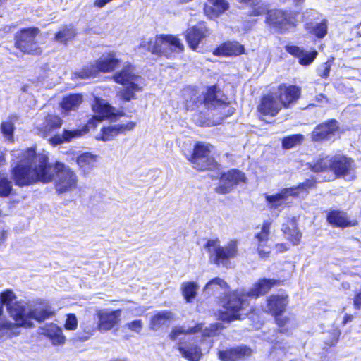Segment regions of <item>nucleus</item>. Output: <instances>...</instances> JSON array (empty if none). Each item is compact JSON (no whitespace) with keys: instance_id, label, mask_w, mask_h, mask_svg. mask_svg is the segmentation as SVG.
Wrapping results in <instances>:
<instances>
[{"instance_id":"1","label":"nucleus","mask_w":361,"mask_h":361,"mask_svg":"<svg viewBox=\"0 0 361 361\" xmlns=\"http://www.w3.org/2000/svg\"><path fill=\"white\" fill-rule=\"evenodd\" d=\"M281 284L279 279L261 278L245 293L237 290L229 292L224 297L222 305L224 310L219 312V319L226 323L244 319L248 313L244 314L243 312L250 305L246 297L258 298L267 294L273 287Z\"/></svg>"},{"instance_id":"2","label":"nucleus","mask_w":361,"mask_h":361,"mask_svg":"<svg viewBox=\"0 0 361 361\" xmlns=\"http://www.w3.org/2000/svg\"><path fill=\"white\" fill-rule=\"evenodd\" d=\"M265 15L264 23L278 33L284 34L296 28L298 12L290 9L271 8L264 3H255L247 16L258 17Z\"/></svg>"},{"instance_id":"3","label":"nucleus","mask_w":361,"mask_h":361,"mask_svg":"<svg viewBox=\"0 0 361 361\" xmlns=\"http://www.w3.org/2000/svg\"><path fill=\"white\" fill-rule=\"evenodd\" d=\"M42 307H35L28 311L27 314H23L22 318L16 319L14 322L5 317H0V338H12L16 337L20 334V327L33 328L34 323L31 319H35L37 322H42L46 319L55 315V311L51 305L47 302H40Z\"/></svg>"},{"instance_id":"4","label":"nucleus","mask_w":361,"mask_h":361,"mask_svg":"<svg viewBox=\"0 0 361 361\" xmlns=\"http://www.w3.org/2000/svg\"><path fill=\"white\" fill-rule=\"evenodd\" d=\"M12 155L20 162L27 164L35 163L32 166L36 183H49L53 181L55 177V172L53 171L54 164L49 162L47 155L39 154L36 152V146H32L25 149H14Z\"/></svg>"},{"instance_id":"5","label":"nucleus","mask_w":361,"mask_h":361,"mask_svg":"<svg viewBox=\"0 0 361 361\" xmlns=\"http://www.w3.org/2000/svg\"><path fill=\"white\" fill-rule=\"evenodd\" d=\"M214 146L202 141H196L185 159L197 171H216L221 169V164L213 155Z\"/></svg>"},{"instance_id":"6","label":"nucleus","mask_w":361,"mask_h":361,"mask_svg":"<svg viewBox=\"0 0 361 361\" xmlns=\"http://www.w3.org/2000/svg\"><path fill=\"white\" fill-rule=\"evenodd\" d=\"M113 80L119 85H126L116 93V96L123 102H127L136 99V92L142 90L137 83L140 76L134 73V66L126 63L120 71L112 76Z\"/></svg>"},{"instance_id":"7","label":"nucleus","mask_w":361,"mask_h":361,"mask_svg":"<svg viewBox=\"0 0 361 361\" xmlns=\"http://www.w3.org/2000/svg\"><path fill=\"white\" fill-rule=\"evenodd\" d=\"M142 46L152 54L159 57L172 59L176 52L183 51L184 45L181 40L176 35L171 34H161L151 38Z\"/></svg>"},{"instance_id":"8","label":"nucleus","mask_w":361,"mask_h":361,"mask_svg":"<svg viewBox=\"0 0 361 361\" xmlns=\"http://www.w3.org/2000/svg\"><path fill=\"white\" fill-rule=\"evenodd\" d=\"M204 247L209 254V262L218 267H227L231 261L238 255V242L235 240H231L226 245H220L218 238L209 239Z\"/></svg>"},{"instance_id":"9","label":"nucleus","mask_w":361,"mask_h":361,"mask_svg":"<svg viewBox=\"0 0 361 361\" xmlns=\"http://www.w3.org/2000/svg\"><path fill=\"white\" fill-rule=\"evenodd\" d=\"M39 33V28L35 26L19 29L14 34V47L25 55L41 56L43 50L37 40Z\"/></svg>"},{"instance_id":"10","label":"nucleus","mask_w":361,"mask_h":361,"mask_svg":"<svg viewBox=\"0 0 361 361\" xmlns=\"http://www.w3.org/2000/svg\"><path fill=\"white\" fill-rule=\"evenodd\" d=\"M221 94V90L217 84L207 86L204 91L194 102L186 101V111H193L199 107L200 104L204 105L207 110L215 109L218 106H228L227 97Z\"/></svg>"},{"instance_id":"11","label":"nucleus","mask_w":361,"mask_h":361,"mask_svg":"<svg viewBox=\"0 0 361 361\" xmlns=\"http://www.w3.org/2000/svg\"><path fill=\"white\" fill-rule=\"evenodd\" d=\"M54 170L56 176L54 185L57 194H63L77 188V174L68 166L61 161H55Z\"/></svg>"},{"instance_id":"12","label":"nucleus","mask_w":361,"mask_h":361,"mask_svg":"<svg viewBox=\"0 0 361 361\" xmlns=\"http://www.w3.org/2000/svg\"><path fill=\"white\" fill-rule=\"evenodd\" d=\"M219 180L221 183L215 188L214 190L216 193L221 195L228 194L237 185L247 183L245 173L238 169H231L222 172Z\"/></svg>"},{"instance_id":"13","label":"nucleus","mask_w":361,"mask_h":361,"mask_svg":"<svg viewBox=\"0 0 361 361\" xmlns=\"http://www.w3.org/2000/svg\"><path fill=\"white\" fill-rule=\"evenodd\" d=\"M16 295L11 289H6L0 293V317L4 314V306L13 319L16 320L27 314L25 306L21 301H17Z\"/></svg>"},{"instance_id":"14","label":"nucleus","mask_w":361,"mask_h":361,"mask_svg":"<svg viewBox=\"0 0 361 361\" xmlns=\"http://www.w3.org/2000/svg\"><path fill=\"white\" fill-rule=\"evenodd\" d=\"M302 95V88L294 84L281 83L276 87V97L283 109L295 105Z\"/></svg>"},{"instance_id":"15","label":"nucleus","mask_w":361,"mask_h":361,"mask_svg":"<svg viewBox=\"0 0 361 361\" xmlns=\"http://www.w3.org/2000/svg\"><path fill=\"white\" fill-rule=\"evenodd\" d=\"M11 169V177L16 185L23 188L36 184L35 173L32 164L20 162Z\"/></svg>"},{"instance_id":"16","label":"nucleus","mask_w":361,"mask_h":361,"mask_svg":"<svg viewBox=\"0 0 361 361\" xmlns=\"http://www.w3.org/2000/svg\"><path fill=\"white\" fill-rule=\"evenodd\" d=\"M211 35V30L205 21H198L195 25L188 27L184 34L188 47L196 51L200 44Z\"/></svg>"},{"instance_id":"17","label":"nucleus","mask_w":361,"mask_h":361,"mask_svg":"<svg viewBox=\"0 0 361 361\" xmlns=\"http://www.w3.org/2000/svg\"><path fill=\"white\" fill-rule=\"evenodd\" d=\"M282 109L276 97L271 93H267L259 97L256 111L259 120L263 121L265 116H276Z\"/></svg>"},{"instance_id":"18","label":"nucleus","mask_w":361,"mask_h":361,"mask_svg":"<svg viewBox=\"0 0 361 361\" xmlns=\"http://www.w3.org/2000/svg\"><path fill=\"white\" fill-rule=\"evenodd\" d=\"M340 131V125L335 118L317 124L310 134L311 140L314 142H322L331 138Z\"/></svg>"},{"instance_id":"19","label":"nucleus","mask_w":361,"mask_h":361,"mask_svg":"<svg viewBox=\"0 0 361 361\" xmlns=\"http://www.w3.org/2000/svg\"><path fill=\"white\" fill-rule=\"evenodd\" d=\"M355 160L344 154H336L331 157V171L336 178H345L354 174Z\"/></svg>"},{"instance_id":"20","label":"nucleus","mask_w":361,"mask_h":361,"mask_svg":"<svg viewBox=\"0 0 361 361\" xmlns=\"http://www.w3.org/2000/svg\"><path fill=\"white\" fill-rule=\"evenodd\" d=\"M136 126L137 123L135 121L104 126L100 129V132L96 137V139L103 142H109L120 135H126L127 132L133 130Z\"/></svg>"},{"instance_id":"21","label":"nucleus","mask_w":361,"mask_h":361,"mask_svg":"<svg viewBox=\"0 0 361 361\" xmlns=\"http://www.w3.org/2000/svg\"><path fill=\"white\" fill-rule=\"evenodd\" d=\"M252 353L250 347L240 345L218 350L217 357L221 361H243L250 357Z\"/></svg>"},{"instance_id":"22","label":"nucleus","mask_w":361,"mask_h":361,"mask_svg":"<svg viewBox=\"0 0 361 361\" xmlns=\"http://www.w3.org/2000/svg\"><path fill=\"white\" fill-rule=\"evenodd\" d=\"M289 304L287 294H271L265 299V312L271 316L284 314Z\"/></svg>"},{"instance_id":"23","label":"nucleus","mask_w":361,"mask_h":361,"mask_svg":"<svg viewBox=\"0 0 361 361\" xmlns=\"http://www.w3.org/2000/svg\"><path fill=\"white\" fill-rule=\"evenodd\" d=\"M122 310L117 309L111 311L99 310L97 311V317L99 319L97 328L100 331H109L118 326L121 322Z\"/></svg>"},{"instance_id":"24","label":"nucleus","mask_w":361,"mask_h":361,"mask_svg":"<svg viewBox=\"0 0 361 361\" xmlns=\"http://www.w3.org/2000/svg\"><path fill=\"white\" fill-rule=\"evenodd\" d=\"M245 53V49L244 45L241 44L238 41L224 42L212 51V54L218 57L238 56Z\"/></svg>"},{"instance_id":"25","label":"nucleus","mask_w":361,"mask_h":361,"mask_svg":"<svg viewBox=\"0 0 361 361\" xmlns=\"http://www.w3.org/2000/svg\"><path fill=\"white\" fill-rule=\"evenodd\" d=\"M327 223L334 228H345L357 224V221L349 219L347 212L341 209H330L326 212Z\"/></svg>"},{"instance_id":"26","label":"nucleus","mask_w":361,"mask_h":361,"mask_svg":"<svg viewBox=\"0 0 361 361\" xmlns=\"http://www.w3.org/2000/svg\"><path fill=\"white\" fill-rule=\"evenodd\" d=\"M40 334L49 339L54 346H62L66 341L61 327L55 323H49L42 327Z\"/></svg>"},{"instance_id":"27","label":"nucleus","mask_w":361,"mask_h":361,"mask_svg":"<svg viewBox=\"0 0 361 361\" xmlns=\"http://www.w3.org/2000/svg\"><path fill=\"white\" fill-rule=\"evenodd\" d=\"M271 221L265 220L263 221L260 231L255 235V239L257 240V251L261 257H267L269 255V251L264 250V247L267 245L271 234Z\"/></svg>"},{"instance_id":"28","label":"nucleus","mask_w":361,"mask_h":361,"mask_svg":"<svg viewBox=\"0 0 361 361\" xmlns=\"http://www.w3.org/2000/svg\"><path fill=\"white\" fill-rule=\"evenodd\" d=\"M63 123V119L59 115L47 114L44 117L41 126L38 128V130L43 137H46L59 130Z\"/></svg>"},{"instance_id":"29","label":"nucleus","mask_w":361,"mask_h":361,"mask_svg":"<svg viewBox=\"0 0 361 361\" xmlns=\"http://www.w3.org/2000/svg\"><path fill=\"white\" fill-rule=\"evenodd\" d=\"M285 50L293 56L298 58L299 63L305 66L310 65L318 55L316 50L307 52L296 45H286Z\"/></svg>"},{"instance_id":"30","label":"nucleus","mask_w":361,"mask_h":361,"mask_svg":"<svg viewBox=\"0 0 361 361\" xmlns=\"http://www.w3.org/2000/svg\"><path fill=\"white\" fill-rule=\"evenodd\" d=\"M101 73H109L114 71L121 64V60L116 58V53L109 52L96 60Z\"/></svg>"},{"instance_id":"31","label":"nucleus","mask_w":361,"mask_h":361,"mask_svg":"<svg viewBox=\"0 0 361 361\" xmlns=\"http://www.w3.org/2000/svg\"><path fill=\"white\" fill-rule=\"evenodd\" d=\"M281 231L287 236L286 239L293 246H297L300 243L302 234L294 220L283 224L282 225Z\"/></svg>"},{"instance_id":"32","label":"nucleus","mask_w":361,"mask_h":361,"mask_svg":"<svg viewBox=\"0 0 361 361\" xmlns=\"http://www.w3.org/2000/svg\"><path fill=\"white\" fill-rule=\"evenodd\" d=\"M229 8V4L226 0H207L204 5V13L210 17H218Z\"/></svg>"},{"instance_id":"33","label":"nucleus","mask_w":361,"mask_h":361,"mask_svg":"<svg viewBox=\"0 0 361 361\" xmlns=\"http://www.w3.org/2000/svg\"><path fill=\"white\" fill-rule=\"evenodd\" d=\"M177 350L188 361H200L203 355L200 346L197 344L185 347L183 343H178Z\"/></svg>"},{"instance_id":"34","label":"nucleus","mask_w":361,"mask_h":361,"mask_svg":"<svg viewBox=\"0 0 361 361\" xmlns=\"http://www.w3.org/2000/svg\"><path fill=\"white\" fill-rule=\"evenodd\" d=\"M95 111L98 113L97 116L102 118V121L108 119L111 122L118 121L125 114L123 111H115V108L109 103L99 104Z\"/></svg>"},{"instance_id":"35","label":"nucleus","mask_w":361,"mask_h":361,"mask_svg":"<svg viewBox=\"0 0 361 361\" xmlns=\"http://www.w3.org/2000/svg\"><path fill=\"white\" fill-rule=\"evenodd\" d=\"M75 161L82 172L87 174L96 166L97 156L90 152H83L76 157Z\"/></svg>"},{"instance_id":"36","label":"nucleus","mask_w":361,"mask_h":361,"mask_svg":"<svg viewBox=\"0 0 361 361\" xmlns=\"http://www.w3.org/2000/svg\"><path fill=\"white\" fill-rule=\"evenodd\" d=\"M174 319L173 313L170 310H161L153 314L149 320V328L157 331L161 326L165 325L167 322Z\"/></svg>"},{"instance_id":"37","label":"nucleus","mask_w":361,"mask_h":361,"mask_svg":"<svg viewBox=\"0 0 361 361\" xmlns=\"http://www.w3.org/2000/svg\"><path fill=\"white\" fill-rule=\"evenodd\" d=\"M272 317L274 323L276 326V329L274 331L276 334L289 335L291 333V330L293 328L291 317L284 315V314Z\"/></svg>"},{"instance_id":"38","label":"nucleus","mask_w":361,"mask_h":361,"mask_svg":"<svg viewBox=\"0 0 361 361\" xmlns=\"http://www.w3.org/2000/svg\"><path fill=\"white\" fill-rule=\"evenodd\" d=\"M305 30L317 39H323L328 32V23L326 19H322L319 23L314 25L312 23L305 24Z\"/></svg>"},{"instance_id":"39","label":"nucleus","mask_w":361,"mask_h":361,"mask_svg":"<svg viewBox=\"0 0 361 361\" xmlns=\"http://www.w3.org/2000/svg\"><path fill=\"white\" fill-rule=\"evenodd\" d=\"M199 286L195 281H185L181 284L180 291L186 303H192L197 295Z\"/></svg>"},{"instance_id":"40","label":"nucleus","mask_w":361,"mask_h":361,"mask_svg":"<svg viewBox=\"0 0 361 361\" xmlns=\"http://www.w3.org/2000/svg\"><path fill=\"white\" fill-rule=\"evenodd\" d=\"M76 35L75 29L73 25L63 26L55 33L54 40L66 45L68 42L75 37Z\"/></svg>"},{"instance_id":"41","label":"nucleus","mask_w":361,"mask_h":361,"mask_svg":"<svg viewBox=\"0 0 361 361\" xmlns=\"http://www.w3.org/2000/svg\"><path fill=\"white\" fill-rule=\"evenodd\" d=\"M331 157L325 156L319 157L312 163L308 164V169L314 173H319L324 171H331Z\"/></svg>"},{"instance_id":"42","label":"nucleus","mask_w":361,"mask_h":361,"mask_svg":"<svg viewBox=\"0 0 361 361\" xmlns=\"http://www.w3.org/2000/svg\"><path fill=\"white\" fill-rule=\"evenodd\" d=\"M266 202L269 206L270 209H276L279 207L285 205L288 197L281 189L279 192L273 195H265Z\"/></svg>"},{"instance_id":"43","label":"nucleus","mask_w":361,"mask_h":361,"mask_svg":"<svg viewBox=\"0 0 361 361\" xmlns=\"http://www.w3.org/2000/svg\"><path fill=\"white\" fill-rule=\"evenodd\" d=\"M82 98L79 94H73L64 97L61 102V107L66 111L78 108L82 103Z\"/></svg>"},{"instance_id":"44","label":"nucleus","mask_w":361,"mask_h":361,"mask_svg":"<svg viewBox=\"0 0 361 361\" xmlns=\"http://www.w3.org/2000/svg\"><path fill=\"white\" fill-rule=\"evenodd\" d=\"M303 140L304 137L301 134H293L285 136L281 140L282 148L283 149H290L298 145H301Z\"/></svg>"},{"instance_id":"45","label":"nucleus","mask_w":361,"mask_h":361,"mask_svg":"<svg viewBox=\"0 0 361 361\" xmlns=\"http://www.w3.org/2000/svg\"><path fill=\"white\" fill-rule=\"evenodd\" d=\"M13 190L12 181L6 176H0V197H9Z\"/></svg>"},{"instance_id":"46","label":"nucleus","mask_w":361,"mask_h":361,"mask_svg":"<svg viewBox=\"0 0 361 361\" xmlns=\"http://www.w3.org/2000/svg\"><path fill=\"white\" fill-rule=\"evenodd\" d=\"M97 61L95 63L83 67L80 71V77L82 78H94L100 73Z\"/></svg>"},{"instance_id":"47","label":"nucleus","mask_w":361,"mask_h":361,"mask_svg":"<svg viewBox=\"0 0 361 361\" xmlns=\"http://www.w3.org/2000/svg\"><path fill=\"white\" fill-rule=\"evenodd\" d=\"M341 334V332L338 329H333L331 331H330V338L324 342V349L325 350H328L329 349L335 347L340 339Z\"/></svg>"},{"instance_id":"48","label":"nucleus","mask_w":361,"mask_h":361,"mask_svg":"<svg viewBox=\"0 0 361 361\" xmlns=\"http://www.w3.org/2000/svg\"><path fill=\"white\" fill-rule=\"evenodd\" d=\"M318 181L314 176H311L305 179L303 182L298 184L302 192L308 194L310 190L316 189Z\"/></svg>"},{"instance_id":"49","label":"nucleus","mask_w":361,"mask_h":361,"mask_svg":"<svg viewBox=\"0 0 361 361\" xmlns=\"http://www.w3.org/2000/svg\"><path fill=\"white\" fill-rule=\"evenodd\" d=\"M94 331L95 329L92 326L82 328V331L77 332L75 334V341L78 342L86 341L94 334Z\"/></svg>"},{"instance_id":"50","label":"nucleus","mask_w":361,"mask_h":361,"mask_svg":"<svg viewBox=\"0 0 361 361\" xmlns=\"http://www.w3.org/2000/svg\"><path fill=\"white\" fill-rule=\"evenodd\" d=\"M85 129L81 130L80 128L74 130L64 129L62 132L63 139L65 142H69L74 138L80 137L85 135Z\"/></svg>"},{"instance_id":"51","label":"nucleus","mask_w":361,"mask_h":361,"mask_svg":"<svg viewBox=\"0 0 361 361\" xmlns=\"http://www.w3.org/2000/svg\"><path fill=\"white\" fill-rule=\"evenodd\" d=\"M15 130L14 123L11 121H3L1 123V131L8 139H13Z\"/></svg>"},{"instance_id":"52","label":"nucleus","mask_w":361,"mask_h":361,"mask_svg":"<svg viewBox=\"0 0 361 361\" xmlns=\"http://www.w3.org/2000/svg\"><path fill=\"white\" fill-rule=\"evenodd\" d=\"M78 319L75 314L68 313L66 314V319L63 325L66 330L75 331L78 328Z\"/></svg>"},{"instance_id":"53","label":"nucleus","mask_w":361,"mask_h":361,"mask_svg":"<svg viewBox=\"0 0 361 361\" xmlns=\"http://www.w3.org/2000/svg\"><path fill=\"white\" fill-rule=\"evenodd\" d=\"M101 121H102V118L99 117L97 115H94L80 128V129H85V134H87L91 129H95L98 123Z\"/></svg>"},{"instance_id":"54","label":"nucleus","mask_w":361,"mask_h":361,"mask_svg":"<svg viewBox=\"0 0 361 361\" xmlns=\"http://www.w3.org/2000/svg\"><path fill=\"white\" fill-rule=\"evenodd\" d=\"M193 332H195V331L192 330V329L185 330L181 326H175L171 329V332L169 334V337L171 341H175L180 335L192 334Z\"/></svg>"},{"instance_id":"55","label":"nucleus","mask_w":361,"mask_h":361,"mask_svg":"<svg viewBox=\"0 0 361 361\" xmlns=\"http://www.w3.org/2000/svg\"><path fill=\"white\" fill-rule=\"evenodd\" d=\"M282 190H283L287 197L291 196L294 198H298L302 193L298 184L297 185H294L290 188H282Z\"/></svg>"},{"instance_id":"56","label":"nucleus","mask_w":361,"mask_h":361,"mask_svg":"<svg viewBox=\"0 0 361 361\" xmlns=\"http://www.w3.org/2000/svg\"><path fill=\"white\" fill-rule=\"evenodd\" d=\"M142 322L141 319H135L126 324V326L131 331L140 334L142 329Z\"/></svg>"},{"instance_id":"57","label":"nucleus","mask_w":361,"mask_h":361,"mask_svg":"<svg viewBox=\"0 0 361 361\" xmlns=\"http://www.w3.org/2000/svg\"><path fill=\"white\" fill-rule=\"evenodd\" d=\"M219 329V324H212L209 327L205 328L202 332L204 337H213L217 335V331Z\"/></svg>"},{"instance_id":"58","label":"nucleus","mask_w":361,"mask_h":361,"mask_svg":"<svg viewBox=\"0 0 361 361\" xmlns=\"http://www.w3.org/2000/svg\"><path fill=\"white\" fill-rule=\"evenodd\" d=\"M331 63L329 61H326L323 64L322 69L319 73V75L322 78H326L329 77L331 71Z\"/></svg>"},{"instance_id":"59","label":"nucleus","mask_w":361,"mask_h":361,"mask_svg":"<svg viewBox=\"0 0 361 361\" xmlns=\"http://www.w3.org/2000/svg\"><path fill=\"white\" fill-rule=\"evenodd\" d=\"M63 138V137L62 134L61 135L56 134V135H54L53 136H51V137H49V142L51 145L55 147V146L59 145L65 142Z\"/></svg>"},{"instance_id":"60","label":"nucleus","mask_w":361,"mask_h":361,"mask_svg":"<svg viewBox=\"0 0 361 361\" xmlns=\"http://www.w3.org/2000/svg\"><path fill=\"white\" fill-rule=\"evenodd\" d=\"M353 307L355 310L361 309V288L358 292H356L353 297Z\"/></svg>"},{"instance_id":"61","label":"nucleus","mask_w":361,"mask_h":361,"mask_svg":"<svg viewBox=\"0 0 361 361\" xmlns=\"http://www.w3.org/2000/svg\"><path fill=\"white\" fill-rule=\"evenodd\" d=\"M275 248L277 252L281 253L286 252L289 250L288 245L285 243H279L275 245Z\"/></svg>"},{"instance_id":"62","label":"nucleus","mask_w":361,"mask_h":361,"mask_svg":"<svg viewBox=\"0 0 361 361\" xmlns=\"http://www.w3.org/2000/svg\"><path fill=\"white\" fill-rule=\"evenodd\" d=\"M238 1L250 7V9H252V5L255 3H262V0H238Z\"/></svg>"},{"instance_id":"63","label":"nucleus","mask_w":361,"mask_h":361,"mask_svg":"<svg viewBox=\"0 0 361 361\" xmlns=\"http://www.w3.org/2000/svg\"><path fill=\"white\" fill-rule=\"evenodd\" d=\"M113 0H95L94 1V6L97 8H102Z\"/></svg>"},{"instance_id":"64","label":"nucleus","mask_w":361,"mask_h":361,"mask_svg":"<svg viewBox=\"0 0 361 361\" xmlns=\"http://www.w3.org/2000/svg\"><path fill=\"white\" fill-rule=\"evenodd\" d=\"M224 283V280L219 278V277H215L214 279H212V280H210L207 283V286H209L213 283H215V284H217L219 286H221L222 283Z\"/></svg>"}]
</instances>
